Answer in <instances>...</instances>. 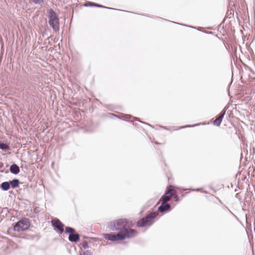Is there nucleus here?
Returning <instances> with one entry per match:
<instances>
[{
    "mask_svg": "<svg viewBox=\"0 0 255 255\" xmlns=\"http://www.w3.org/2000/svg\"><path fill=\"white\" fill-rule=\"evenodd\" d=\"M157 216V213L148 211L144 217L138 220L136 223V226L138 228L150 227L155 222Z\"/></svg>",
    "mask_w": 255,
    "mask_h": 255,
    "instance_id": "nucleus-1",
    "label": "nucleus"
},
{
    "mask_svg": "<svg viewBox=\"0 0 255 255\" xmlns=\"http://www.w3.org/2000/svg\"><path fill=\"white\" fill-rule=\"evenodd\" d=\"M48 23L55 32L59 31L60 29V20L58 15L52 8L47 10Z\"/></svg>",
    "mask_w": 255,
    "mask_h": 255,
    "instance_id": "nucleus-2",
    "label": "nucleus"
},
{
    "mask_svg": "<svg viewBox=\"0 0 255 255\" xmlns=\"http://www.w3.org/2000/svg\"><path fill=\"white\" fill-rule=\"evenodd\" d=\"M30 223L28 218L22 217L12 224L13 230L15 232H23L27 230L30 227Z\"/></svg>",
    "mask_w": 255,
    "mask_h": 255,
    "instance_id": "nucleus-3",
    "label": "nucleus"
},
{
    "mask_svg": "<svg viewBox=\"0 0 255 255\" xmlns=\"http://www.w3.org/2000/svg\"><path fill=\"white\" fill-rule=\"evenodd\" d=\"M76 230L72 227L66 226L65 228V234L68 235V240L71 243H77L80 240V235L78 234H73Z\"/></svg>",
    "mask_w": 255,
    "mask_h": 255,
    "instance_id": "nucleus-4",
    "label": "nucleus"
},
{
    "mask_svg": "<svg viewBox=\"0 0 255 255\" xmlns=\"http://www.w3.org/2000/svg\"><path fill=\"white\" fill-rule=\"evenodd\" d=\"M51 223L53 230L59 235H61L65 232V225L59 219L55 218L51 221Z\"/></svg>",
    "mask_w": 255,
    "mask_h": 255,
    "instance_id": "nucleus-5",
    "label": "nucleus"
},
{
    "mask_svg": "<svg viewBox=\"0 0 255 255\" xmlns=\"http://www.w3.org/2000/svg\"><path fill=\"white\" fill-rule=\"evenodd\" d=\"M122 241L125 239H128L133 237L137 232L134 229L126 228L123 232H120Z\"/></svg>",
    "mask_w": 255,
    "mask_h": 255,
    "instance_id": "nucleus-6",
    "label": "nucleus"
},
{
    "mask_svg": "<svg viewBox=\"0 0 255 255\" xmlns=\"http://www.w3.org/2000/svg\"><path fill=\"white\" fill-rule=\"evenodd\" d=\"M103 236L105 239L112 242L122 241L120 232L118 233L117 234H115L114 233L103 234Z\"/></svg>",
    "mask_w": 255,
    "mask_h": 255,
    "instance_id": "nucleus-7",
    "label": "nucleus"
},
{
    "mask_svg": "<svg viewBox=\"0 0 255 255\" xmlns=\"http://www.w3.org/2000/svg\"><path fill=\"white\" fill-rule=\"evenodd\" d=\"M117 231L123 232L126 229V218H121L116 220Z\"/></svg>",
    "mask_w": 255,
    "mask_h": 255,
    "instance_id": "nucleus-8",
    "label": "nucleus"
},
{
    "mask_svg": "<svg viewBox=\"0 0 255 255\" xmlns=\"http://www.w3.org/2000/svg\"><path fill=\"white\" fill-rule=\"evenodd\" d=\"M172 207L169 203H166L161 205L158 207V210L162 214H165L171 211Z\"/></svg>",
    "mask_w": 255,
    "mask_h": 255,
    "instance_id": "nucleus-9",
    "label": "nucleus"
},
{
    "mask_svg": "<svg viewBox=\"0 0 255 255\" xmlns=\"http://www.w3.org/2000/svg\"><path fill=\"white\" fill-rule=\"evenodd\" d=\"M140 15H143V16H146V17H150V18H155V19H160L161 20H166V21H170L171 22H172V23H176V24H181L183 26H187V27H191V28H194V29H197V30H200L198 29V28H197L196 27H194L193 26H188L187 25H186V24H180L179 23H177V22H174V21H170V20H167L166 19H165V18H162V17H158V16H151V15H149V14H145V13H141L140 14Z\"/></svg>",
    "mask_w": 255,
    "mask_h": 255,
    "instance_id": "nucleus-10",
    "label": "nucleus"
},
{
    "mask_svg": "<svg viewBox=\"0 0 255 255\" xmlns=\"http://www.w3.org/2000/svg\"><path fill=\"white\" fill-rule=\"evenodd\" d=\"M170 192L168 191V189H167L164 194L161 196L160 200L161 201V203L162 204L167 203V202L169 201L170 199V196L169 195Z\"/></svg>",
    "mask_w": 255,
    "mask_h": 255,
    "instance_id": "nucleus-11",
    "label": "nucleus"
},
{
    "mask_svg": "<svg viewBox=\"0 0 255 255\" xmlns=\"http://www.w3.org/2000/svg\"><path fill=\"white\" fill-rule=\"evenodd\" d=\"M10 172L14 175H17L20 172L19 167L15 163H12L9 167Z\"/></svg>",
    "mask_w": 255,
    "mask_h": 255,
    "instance_id": "nucleus-12",
    "label": "nucleus"
},
{
    "mask_svg": "<svg viewBox=\"0 0 255 255\" xmlns=\"http://www.w3.org/2000/svg\"><path fill=\"white\" fill-rule=\"evenodd\" d=\"M11 188L15 189L19 187L20 182L17 178H13L11 180L9 181Z\"/></svg>",
    "mask_w": 255,
    "mask_h": 255,
    "instance_id": "nucleus-13",
    "label": "nucleus"
},
{
    "mask_svg": "<svg viewBox=\"0 0 255 255\" xmlns=\"http://www.w3.org/2000/svg\"><path fill=\"white\" fill-rule=\"evenodd\" d=\"M11 188L9 181H4L0 184V189L3 191H7Z\"/></svg>",
    "mask_w": 255,
    "mask_h": 255,
    "instance_id": "nucleus-14",
    "label": "nucleus"
},
{
    "mask_svg": "<svg viewBox=\"0 0 255 255\" xmlns=\"http://www.w3.org/2000/svg\"><path fill=\"white\" fill-rule=\"evenodd\" d=\"M168 191L170 192L169 195L170 197H173L176 202H179L180 201L179 197H178L176 191L173 189H168Z\"/></svg>",
    "mask_w": 255,
    "mask_h": 255,
    "instance_id": "nucleus-15",
    "label": "nucleus"
},
{
    "mask_svg": "<svg viewBox=\"0 0 255 255\" xmlns=\"http://www.w3.org/2000/svg\"><path fill=\"white\" fill-rule=\"evenodd\" d=\"M107 228L110 231H117V228L116 225V221H112L107 223Z\"/></svg>",
    "mask_w": 255,
    "mask_h": 255,
    "instance_id": "nucleus-16",
    "label": "nucleus"
},
{
    "mask_svg": "<svg viewBox=\"0 0 255 255\" xmlns=\"http://www.w3.org/2000/svg\"><path fill=\"white\" fill-rule=\"evenodd\" d=\"M131 117H132L130 115H125V114H122V115H121L120 116H118V119L122 120L123 121H128L129 122H131L130 121Z\"/></svg>",
    "mask_w": 255,
    "mask_h": 255,
    "instance_id": "nucleus-17",
    "label": "nucleus"
},
{
    "mask_svg": "<svg viewBox=\"0 0 255 255\" xmlns=\"http://www.w3.org/2000/svg\"><path fill=\"white\" fill-rule=\"evenodd\" d=\"M228 108L225 107L216 117L222 122L223 119L226 114Z\"/></svg>",
    "mask_w": 255,
    "mask_h": 255,
    "instance_id": "nucleus-18",
    "label": "nucleus"
},
{
    "mask_svg": "<svg viewBox=\"0 0 255 255\" xmlns=\"http://www.w3.org/2000/svg\"><path fill=\"white\" fill-rule=\"evenodd\" d=\"M9 149V147L6 143L3 142L0 143V149L2 151L6 152L8 151Z\"/></svg>",
    "mask_w": 255,
    "mask_h": 255,
    "instance_id": "nucleus-19",
    "label": "nucleus"
},
{
    "mask_svg": "<svg viewBox=\"0 0 255 255\" xmlns=\"http://www.w3.org/2000/svg\"><path fill=\"white\" fill-rule=\"evenodd\" d=\"M79 247L81 249L82 248L86 249L89 248V244L86 241H83L79 245Z\"/></svg>",
    "mask_w": 255,
    "mask_h": 255,
    "instance_id": "nucleus-20",
    "label": "nucleus"
},
{
    "mask_svg": "<svg viewBox=\"0 0 255 255\" xmlns=\"http://www.w3.org/2000/svg\"><path fill=\"white\" fill-rule=\"evenodd\" d=\"M126 228L130 229V228L133 227L134 226V224L132 222V221L129 220L127 219L126 221Z\"/></svg>",
    "mask_w": 255,
    "mask_h": 255,
    "instance_id": "nucleus-21",
    "label": "nucleus"
},
{
    "mask_svg": "<svg viewBox=\"0 0 255 255\" xmlns=\"http://www.w3.org/2000/svg\"><path fill=\"white\" fill-rule=\"evenodd\" d=\"M199 125H200V124H194V125H185V126H184L179 127L175 129V130H179V129L184 128H186L195 127L197 126H198Z\"/></svg>",
    "mask_w": 255,
    "mask_h": 255,
    "instance_id": "nucleus-22",
    "label": "nucleus"
},
{
    "mask_svg": "<svg viewBox=\"0 0 255 255\" xmlns=\"http://www.w3.org/2000/svg\"><path fill=\"white\" fill-rule=\"evenodd\" d=\"M94 7L115 9V8H112V7H107V6H104V5H101V4H100L99 3H95V2H94Z\"/></svg>",
    "mask_w": 255,
    "mask_h": 255,
    "instance_id": "nucleus-23",
    "label": "nucleus"
},
{
    "mask_svg": "<svg viewBox=\"0 0 255 255\" xmlns=\"http://www.w3.org/2000/svg\"><path fill=\"white\" fill-rule=\"evenodd\" d=\"M222 123V122L219 119H216L213 121V125L217 127H219Z\"/></svg>",
    "mask_w": 255,
    "mask_h": 255,
    "instance_id": "nucleus-24",
    "label": "nucleus"
},
{
    "mask_svg": "<svg viewBox=\"0 0 255 255\" xmlns=\"http://www.w3.org/2000/svg\"><path fill=\"white\" fill-rule=\"evenodd\" d=\"M80 255H92V252L89 250L84 251L82 253H80Z\"/></svg>",
    "mask_w": 255,
    "mask_h": 255,
    "instance_id": "nucleus-25",
    "label": "nucleus"
},
{
    "mask_svg": "<svg viewBox=\"0 0 255 255\" xmlns=\"http://www.w3.org/2000/svg\"><path fill=\"white\" fill-rule=\"evenodd\" d=\"M94 2H88L84 4V6L86 7H94Z\"/></svg>",
    "mask_w": 255,
    "mask_h": 255,
    "instance_id": "nucleus-26",
    "label": "nucleus"
},
{
    "mask_svg": "<svg viewBox=\"0 0 255 255\" xmlns=\"http://www.w3.org/2000/svg\"><path fill=\"white\" fill-rule=\"evenodd\" d=\"M34 4H39L44 1V0H31Z\"/></svg>",
    "mask_w": 255,
    "mask_h": 255,
    "instance_id": "nucleus-27",
    "label": "nucleus"
},
{
    "mask_svg": "<svg viewBox=\"0 0 255 255\" xmlns=\"http://www.w3.org/2000/svg\"><path fill=\"white\" fill-rule=\"evenodd\" d=\"M109 117L111 118L112 119H114L115 118H118V115H116L113 113H108Z\"/></svg>",
    "mask_w": 255,
    "mask_h": 255,
    "instance_id": "nucleus-28",
    "label": "nucleus"
},
{
    "mask_svg": "<svg viewBox=\"0 0 255 255\" xmlns=\"http://www.w3.org/2000/svg\"><path fill=\"white\" fill-rule=\"evenodd\" d=\"M83 239H86V240H94L95 241H96L97 240V238H96L88 237H86V236H83Z\"/></svg>",
    "mask_w": 255,
    "mask_h": 255,
    "instance_id": "nucleus-29",
    "label": "nucleus"
},
{
    "mask_svg": "<svg viewBox=\"0 0 255 255\" xmlns=\"http://www.w3.org/2000/svg\"><path fill=\"white\" fill-rule=\"evenodd\" d=\"M24 238L26 239H33L34 238V236L30 235H25L24 236Z\"/></svg>",
    "mask_w": 255,
    "mask_h": 255,
    "instance_id": "nucleus-30",
    "label": "nucleus"
},
{
    "mask_svg": "<svg viewBox=\"0 0 255 255\" xmlns=\"http://www.w3.org/2000/svg\"><path fill=\"white\" fill-rule=\"evenodd\" d=\"M195 190L196 191H200L202 192L203 189L202 188H197Z\"/></svg>",
    "mask_w": 255,
    "mask_h": 255,
    "instance_id": "nucleus-31",
    "label": "nucleus"
},
{
    "mask_svg": "<svg viewBox=\"0 0 255 255\" xmlns=\"http://www.w3.org/2000/svg\"><path fill=\"white\" fill-rule=\"evenodd\" d=\"M141 123L144 124H145V125H148V126H150V127H152V128H153V126L152 125H150V124H147V123H145V122H141Z\"/></svg>",
    "mask_w": 255,
    "mask_h": 255,
    "instance_id": "nucleus-32",
    "label": "nucleus"
},
{
    "mask_svg": "<svg viewBox=\"0 0 255 255\" xmlns=\"http://www.w3.org/2000/svg\"><path fill=\"white\" fill-rule=\"evenodd\" d=\"M3 167V163L2 162H0V169H2Z\"/></svg>",
    "mask_w": 255,
    "mask_h": 255,
    "instance_id": "nucleus-33",
    "label": "nucleus"
},
{
    "mask_svg": "<svg viewBox=\"0 0 255 255\" xmlns=\"http://www.w3.org/2000/svg\"><path fill=\"white\" fill-rule=\"evenodd\" d=\"M216 199H218V200L219 201V202L221 204H223V202H222V201H221V200H220L218 197H216Z\"/></svg>",
    "mask_w": 255,
    "mask_h": 255,
    "instance_id": "nucleus-34",
    "label": "nucleus"
},
{
    "mask_svg": "<svg viewBox=\"0 0 255 255\" xmlns=\"http://www.w3.org/2000/svg\"><path fill=\"white\" fill-rule=\"evenodd\" d=\"M161 128L166 130H168V128L167 127H161Z\"/></svg>",
    "mask_w": 255,
    "mask_h": 255,
    "instance_id": "nucleus-35",
    "label": "nucleus"
},
{
    "mask_svg": "<svg viewBox=\"0 0 255 255\" xmlns=\"http://www.w3.org/2000/svg\"><path fill=\"white\" fill-rule=\"evenodd\" d=\"M226 209H228L230 212H231L232 214H233V213L231 211V210L229 209V208L228 207L226 206Z\"/></svg>",
    "mask_w": 255,
    "mask_h": 255,
    "instance_id": "nucleus-36",
    "label": "nucleus"
},
{
    "mask_svg": "<svg viewBox=\"0 0 255 255\" xmlns=\"http://www.w3.org/2000/svg\"><path fill=\"white\" fill-rule=\"evenodd\" d=\"M226 209H228L230 212H231L232 214H233V213L231 211V210L229 209V208L228 207L226 206Z\"/></svg>",
    "mask_w": 255,
    "mask_h": 255,
    "instance_id": "nucleus-37",
    "label": "nucleus"
},
{
    "mask_svg": "<svg viewBox=\"0 0 255 255\" xmlns=\"http://www.w3.org/2000/svg\"><path fill=\"white\" fill-rule=\"evenodd\" d=\"M202 192H203V193H205V194H208V192L207 191L203 190V191H202Z\"/></svg>",
    "mask_w": 255,
    "mask_h": 255,
    "instance_id": "nucleus-38",
    "label": "nucleus"
},
{
    "mask_svg": "<svg viewBox=\"0 0 255 255\" xmlns=\"http://www.w3.org/2000/svg\"><path fill=\"white\" fill-rule=\"evenodd\" d=\"M51 167H53V166L54 165V163L53 162L52 163H51Z\"/></svg>",
    "mask_w": 255,
    "mask_h": 255,
    "instance_id": "nucleus-39",
    "label": "nucleus"
},
{
    "mask_svg": "<svg viewBox=\"0 0 255 255\" xmlns=\"http://www.w3.org/2000/svg\"><path fill=\"white\" fill-rule=\"evenodd\" d=\"M204 32L206 33H212V32H207V31H204Z\"/></svg>",
    "mask_w": 255,
    "mask_h": 255,
    "instance_id": "nucleus-40",
    "label": "nucleus"
},
{
    "mask_svg": "<svg viewBox=\"0 0 255 255\" xmlns=\"http://www.w3.org/2000/svg\"><path fill=\"white\" fill-rule=\"evenodd\" d=\"M238 195H239V193L236 194V198H238Z\"/></svg>",
    "mask_w": 255,
    "mask_h": 255,
    "instance_id": "nucleus-41",
    "label": "nucleus"
},
{
    "mask_svg": "<svg viewBox=\"0 0 255 255\" xmlns=\"http://www.w3.org/2000/svg\"><path fill=\"white\" fill-rule=\"evenodd\" d=\"M155 143L156 144H160L159 143H158V142H155Z\"/></svg>",
    "mask_w": 255,
    "mask_h": 255,
    "instance_id": "nucleus-42",
    "label": "nucleus"
},
{
    "mask_svg": "<svg viewBox=\"0 0 255 255\" xmlns=\"http://www.w3.org/2000/svg\"><path fill=\"white\" fill-rule=\"evenodd\" d=\"M2 218H0V223L1 222V221H2Z\"/></svg>",
    "mask_w": 255,
    "mask_h": 255,
    "instance_id": "nucleus-43",
    "label": "nucleus"
},
{
    "mask_svg": "<svg viewBox=\"0 0 255 255\" xmlns=\"http://www.w3.org/2000/svg\"><path fill=\"white\" fill-rule=\"evenodd\" d=\"M51 38V36H50V37H49L48 38V39H50V38Z\"/></svg>",
    "mask_w": 255,
    "mask_h": 255,
    "instance_id": "nucleus-44",
    "label": "nucleus"
},
{
    "mask_svg": "<svg viewBox=\"0 0 255 255\" xmlns=\"http://www.w3.org/2000/svg\"><path fill=\"white\" fill-rule=\"evenodd\" d=\"M2 213V211H0V214H1Z\"/></svg>",
    "mask_w": 255,
    "mask_h": 255,
    "instance_id": "nucleus-45",
    "label": "nucleus"
},
{
    "mask_svg": "<svg viewBox=\"0 0 255 255\" xmlns=\"http://www.w3.org/2000/svg\"><path fill=\"white\" fill-rule=\"evenodd\" d=\"M184 196V195H182V197L183 198Z\"/></svg>",
    "mask_w": 255,
    "mask_h": 255,
    "instance_id": "nucleus-46",
    "label": "nucleus"
},
{
    "mask_svg": "<svg viewBox=\"0 0 255 255\" xmlns=\"http://www.w3.org/2000/svg\"><path fill=\"white\" fill-rule=\"evenodd\" d=\"M134 124H135V125H137V124L136 123H135Z\"/></svg>",
    "mask_w": 255,
    "mask_h": 255,
    "instance_id": "nucleus-47",
    "label": "nucleus"
}]
</instances>
